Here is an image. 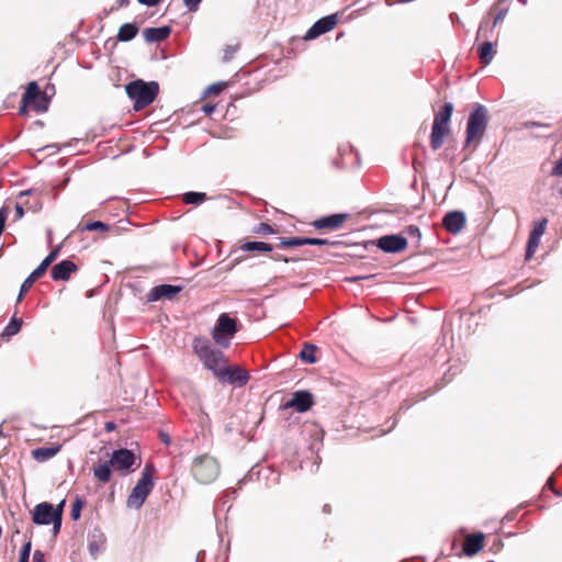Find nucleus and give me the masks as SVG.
I'll return each instance as SVG.
<instances>
[{
    "label": "nucleus",
    "mask_w": 562,
    "mask_h": 562,
    "mask_svg": "<svg viewBox=\"0 0 562 562\" xmlns=\"http://www.w3.org/2000/svg\"><path fill=\"white\" fill-rule=\"evenodd\" d=\"M33 522L36 525L53 524V532L55 533V516L54 506L50 503H40L33 510Z\"/></svg>",
    "instance_id": "f8f14e48"
},
{
    "label": "nucleus",
    "mask_w": 562,
    "mask_h": 562,
    "mask_svg": "<svg viewBox=\"0 0 562 562\" xmlns=\"http://www.w3.org/2000/svg\"><path fill=\"white\" fill-rule=\"evenodd\" d=\"M540 239V237L529 235L526 249V260H529L533 256L539 246Z\"/></svg>",
    "instance_id": "2f4dec72"
},
{
    "label": "nucleus",
    "mask_w": 562,
    "mask_h": 562,
    "mask_svg": "<svg viewBox=\"0 0 562 562\" xmlns=\"http://www.w3.org/2000/svg\"><path fill=\"white\" fill-rule=\"evenodd\" d=\"M83 506H85V501L80 497H77L71 505V512H70V516L74 520L79 519L81 509Z\"/></svg>",
    "instance_id": "c9c22d12"
},
{
    "label": "nucleus",
    "mask_w": 562,
    "mask_h": 562,
    "mask_svg": "<svg viewBox=\"0 0 562 562\" xmlns=\"http://www.w3.org/2000/svg\"><path fill=\"white\" fill-rule=\"evenodd\" d=\"M9 207L3 206L0 209V235L3 233L5 221L8 218Z\"/></svg>",
    "instance_id": "79ce46f5"
},
{
    "label": "nucleus",
    "mask_w": 562,
    "mask_h": 562,
    "mask_svg": "<svg viewBox=\"0 0 562 562\" xmlns=\"http://www.w3.org/2000/svg\"><path fill=\"white\" fill-rule=\"evenodd\" d=\"M22 323V318L12 317L10 323L3 329L1 338H10L16 335L21 330Z\"/></svg>",
    "instance_id": "bb28decb"
},
{
    "label": "nucleus",
    "mask_w": 562,
    "mask_h": 562,
    "mask_svg": "<svg viewBox=\"0 0 562 562\" xmlns=\"http://www.w3.org/2000/svg\"><path fill=\"white\" fill-rule=\"evenodd\" d=\"M217 379L226 381L231 384L245 385L249 380L247 371L239 368H226L217 372Z\"/></svg>",
    "instance_id": "4468645a"
},
{
    "label": "nucleus",
    "mask_w": 562,
    "mask_h": 562,
    "mask_svg": "<svg viewBox=\"0 0 562 562\" xmlns=\"http://www.w3.org/2000/svg\"><path fill=\"white\" fill-rule=\"evenodd\" d=\"M193 350L204 367L217 378V372L224 369L223 364L226 362L224 353L213 348L206 339L201 337L193 340Z\"/></svg>",
    "instance_id": "7ed1b4c3"
},
{
    "label": "nucleus",
    "mask_w": 562,
    "mask_h": 562,
    "mask_svg": "<svg viewBox=\"0 0 562 562\" xmlns=\"http://www.w3.org/2000/svg\"><path fill=\"white\" fill-rule=\"evenodd\" d=\"M482 29H483V24H481V26L479 29V33H477L479 36L481 35Z\"/></svg>",
    "instance_id": "680f3d73"
},
{
    "label": "nucleus",
    "mask_w": 562,
    "mask_h": 562,
    "mask_svg": "<svg viewBox=\"0 0 562 562\" xmlns=\"http://www.w3.org/2000/svg\"><path fill=\"white\" fill-rule=\"evenodd\" d=\"M346 214H333L329 216L321 217L313 222V226L317 229H336L346 221Z\"/></svg>",
    "instance_id": "a211bd4d"
},
{
    "label": "nucleus",
    "mask_w": 562,
    "mask_h": 562,
    "mask_svg": "<svg viewBox=\"0 0 562 562\" xmlns=\"http://www.w3.org/2000/svg\"><path fill=\"white\" fill-rule=\"evenodd\" d=\"M77 266L70 260H63L52 268L50 274L54 281H67Z\"/></svg>",
    "instance_id": "f3484780"
},
{
    "label": "nucleus",
    "mask_w": 562,
    "mask_h": 562,
    "mask_svg": "<svg viewBox=\"0 0 562 562\" xmlns=\"http://www.w3.org/2000/svg\"><path fill=\"white\" fill-rule=\"evenodd\" d=\"M254 233L258 235H270L274 233V229L267 223H260L254 228Z\"/></svg>",
    "instance_id": "e433bc0d"
},
{
    "label": "nucleus",
    "mask_w": 562,
    "mask_h": 562,
    "mask_svg": "<svg viewBox=\"0 0 562 562\" xmlns=\"http://www.w3.org/2000/svg\"><path fill=\"white\" fill-rule=\"evenodd\" d=\"M136 461V457L132 450L117 449L111 453L110 463L115 471L130 472Z\"/></svg>",
    "instance_id": "1a4fd4ad"
},
{
    "label": "nucleus",
    "mask_w": 562,
    "mask_h": 562,
    "mask_svg": "<svg viewBox=\"0 0 562 562\" xmlns=\"http://www.w3.org/2000/svg\"><path fill=\"white\" fill-rule=\"evenodd\" d=\"M24 215V209H23V205H21L20 203H16L15 204V221H19L23 217Z\"/></svg>",
    "instance_id": "49530a36"
},
{
    "label": "nucleus",
    "mask_w": 562,
    "mask_h": 562,
    "mask_svg": "<svg viewBox=\"0 0 562 562\" xmlns=\"http://www.w3.org/2000/svg\"><path fill=\"white\" fill-rule=\"evenodd\" d=\"M484 542L483 533L470 535L465 538L463 543V552L468 557L476 554L482 548Z\"/></svg>",
    "instance_id": "6ab92c4d"
},
{
    "label": "nucleus",
    "mask_w": 562,
    "mask_h": 562,
    "mask_svg": "<svg viewBox=\"0 0 562 562\" xmlns=\"http://www.w3.org/2000/svg\"><path fill=\"white\" fill-rule=\"evenodd\" d=\"M477 54H479L480 60L483 65L486 66V65L491 64V61L493 60L494 55H495L493 43L486 41L483 44H481L477 48Z\"/></svg>",
    "instance_id": "b1692460"
},
{
    "label": "nucleus",
    "mask_w": 562,
    "mask_h": 562,
    "mask_svg": "<svg viewBox=\"0 0 562 562\" xmlns=\"http://www.w3.org/2000/svg\"><path fill=\"white\" fill-rule=\"evenodd\" d=\"M408 231H409V233H411V234H417V235H419V229H418V227H416V226H409V227H408Z\"/></svg>",
    "instance_id": "6e6d98bb"
},
{
    "label": "nucleus",
    "mask_w": 562,
    "mask_h": 562,
    "mask_svg": "<svg viewBox=\"0 0 562 562\" xmlns=\"http://www.w3.org/2000/svg\"><path fill=\"white\" fill-rule=\"evenodd\" d=\"M465 225V215L461 211L448 212L442 218V226L451 234H458Z\"/></svg>",
    "instance_id": "dca6fc26"
},
{
    "label": "nucleus",
    "mask_w": 562,
    "mask_h": 562,
    "mask_svg": "<svg viewBox=\"0 0 562 562\" xmlns=\"http://www.w3.org/2000/svg\"><path fill=\"white\" fill-rule=\"evenodd\" d=\"M547 224H548V220L547 218H542V220L536 222L533 224L532 229H531L529 235H532V236L541 238V236L546 232Z\"/></svg>",
    "instance_id": "72a5a7b5"
},
{
    "label": "nucleus",
    "mask_w": 562,
    "mask_h": 562,
    "mask_svg": "<svg viewBox=\"0 0 562 562\" xmlns=\"http://www.w3.org/2000/svg\"><path fill=\"white\" fill-rule=\"evenodd\" d=\"M337 23V14H330L316 21L305 33L304 40L311 41L331 31Z\"/></svg>",
    "instance_id": "9d476101"
},
{
    "label": "nucleus",
    "mask_w": 562,
    "mask_h": 562,
    "mask_svg": "<svg viewBox=\"0 0 562 562\" xmlns=\"http://www.w3.org/2000/svg\"><path fill=\"white\" fill-rule=\"evenodd\" d=\"M315 350H316V347L314 345L305 344L303 349L300 352L301 360L306 363H315L316 362Z\"/></svg>",
    "instance_id": "c756f323"
},
{
    "label": "nucleus",
    "mask_w": 562,
    "mask_h": 562,
    "mask_svg": "<svg viewBox=\"0 0 562 562\" xmlns=\"http://www.w3.org/2000/svg\"><path fill=\"white\" fill-rule=\"evenodd\" d=\"M156 469L154 464L147 463L142 472L140 479L137 481L136 485L131 491L126 506L133 509H139L145 503L148 495L151 493L155 482H154V473Z\"/></svg>",
    "instance_id": "f03ea898"
},
{
    "label": "nucleus",
    "mask_w": 562,
    "mask_h": 562,
    "mask_svg": "<svg viewBox=\"0 0 562 562\" xmlns=\"http://www.w3.org/2000/svg\"><path fill=\"white\" fill-rule=\"evenodd\" d=\"M368 277H357V278H353L352 280H362V279H367Z\"/></svg>",
    "instance_id": "052dcab7"
},
{
    "label": "nucleus",
    "mask_w": 562,
    "mask_h": 562,
    "mask_svg": "<svg viewBox=\"0 0 562 562\" xmlns=\"http://www.w3.org/2000/svg\"><path fill=\"white\" fill-rule=\"evenodd\" d=\"M42 92L40 91V88L35 81H32L27 85V88L22 97V106L20 108V113L26 112V106L32 102V100H35Z\"/></svg>",
    "instance_id": "4be33fe9"
},
{
    "label": "nucleus",
    "mask_w": 562,
    "mask_h": 562,
    "mask_svg": "<svg viewBox=\"0 0 562 562\" xmlns=\"http://www.w3.org/2000/svg\"><path fill=\"white\" fill-rule=\"evenodd\" d=\"M192 473L200 483L207 484L217 477L220 468L213 457L204 454L194 459Z\"/></svg>",
    "instance_id": "423d86ee"
},
{
    "label": "nucleus",
    "mask_w": 562,
    "mask_h": 562,
    "mask_svg": "<svg viewBox=\"0 0 562 562\" xmlns=\"http://www.w3.org/2000/svg\"><path fill=\"white\" fill-rule=\"evenodd\" d=\"M234 54V49H227L224 55L225 60H229L232 58V55Z\"/></svg>",
    "instance_id": "864d4df0"
},
{
    "label": "nucleus",
    "mask_w": 562,
    "mask_h": 562,
    "mask_svg": "<svg viewBox=\"0 0 562 562\" xmlns=\"http://www.w3.org/2000/svg\"><path fill=\"white\" fill-rule=\"evenodd\" d=\"M142 4H145V5H148V7H154L156 4H158V2L160 0H138Z\"/></svg>",
    "instance_id": "8fccbe9b"
},
{
    "label": "nucleus",
    "mask_w": 562,
    "mask_h": 562,
    "mask_svg": "<svg viewBox=\"0 0 562 562\" xmlns=\"http://www.w3.org/2000/svg\"><path fill=\"white\" fill-rule=\"evenodd\" d=\"M81 231H89V232L101 231V232H106V231H109V225L103 223V222H100V221H94V222L87 223L81 228Z\"/></svg>",
    "instance_id": "f704fd0d"
},
{
    "label": "nucleus",
    "mask_w": 562,
    "mask_h": 562,
    "mask_svg": "<svg viewBox=\"0 0 562 562\" xmlns=\"http://www.w3.org/2000/svg\"><path fill=\"white\" fill-rule=\"evenodd\" d=\"M169 26L148 27L144 30V38L148 43L161 42L170 35Z\"/></svg>",
    "instance_id": "412c9836"
},
{
    "label": "nucleus",
    "mask_w": 562,
    "mask_h": 562,
    "mask_svg": "<svg viewBox=\"0 0 562 562\" xmlns=\"http://www.w3.org/2000/svg\"><path fill=\"white\" fill-rule=\"evenodd\" d=\"M114 428H115L114 423L109 422V423H106V424H105V430L111 431V430H113Z\"/></svg>",
    "instance_id": "5fc2aeb1"
},
{
    "label": "nucleus",
    "mask_w": 562,
    "mask_h": 562,
    "mask_svg": "<svg viewBox=\"0 0 562 562\" xmlns=\"http://www.w3.org/2000/svg\"><path fill=\"white\" fill-rule=\"evenodd\" d=\"M111 468L112 464L110 463V460L101 462L93 468V476L101 483H108L111 480L112 475Z\"/></svg>",
    "instance_id": "5701e85b"
},
{
    "label": "nucleus",
    "mask_w": 562,
    "mask_h": 562,
    "mask_svg": "<svg viewBox=\"0 0 562 562\" xmlns=\"http://www.w3.org/2000/svg\"><path fill=\"white\" fill-rule=\"evenodd\" d=\"M526 126H527V127H535V126H539V127H548V125H546V124H540V123H537V122H527V123H526Z\"/></svg>",
    "instance_id": "603ef678"
},
{
    "label": "nucleus",
    "mask_w": 562,
    "mask_h": 562,
    "mask_svg": "<svg viewBox=\"0 0 562 562\" xmlns=\"http://www.w3.org/2000/svg\"><path fill=\"white\" fill-rule=\"evenodd\" d=\"M281 245L283 247H299L304 245V238L294 237V238H285L281 240Z\"/></svg>",
    "instance_id": "4c0bfd02"
},
{
    "label": "nucleus",
    "mask_w": 562,
    "mask_h": 562,
    "mask_svg": "<svg viewBox=\"0 0 562 562\" xmlns=\"http://www.w3.org/2000/svg\"><path fill=\"white\" fill-rule=\"evenodd\" d=\"M552 484H553V480L550 477V479L547 481L546 485L553 490Z\"/></svg>",
    "instance_id": "4d7b16f0"
},
{
    "label": "nucleus",
    "mask_w": 562,
    "mask_h": 562,
    "mask_svg": "<svg viewBox=\"0 0 562 562\" xmlns=\"http://www.w3.org/2000/svg\"><path fill=\"white\" fill-rule=\"evenodd\" d=\"M64 506H65V501H61L56 507H54L55 535H57L59 532L60 527H61Z\"/></svg>",
    "instance_id": "473e14b6"
},
{
    "label": "nucleus",
    "mask_w": 562,
    "mask_h": 562,
    "mask_svg": "<svg viewBox=\"0 0 562 562\" xmlns=\"http://www.w3.org/2000/svg\"><path fill=\"white\" fill-rule=\"evenodd\" d=\"M30 193H31V190H26V191H22V192L20 193V195H21V196H23V195H29Z\"/></svg>",
    "instance_id": "13d9d810"
},
{
    "label": "nucleus",
    "mask_w": 562,
    "mask_h": 562,
    "mask_svg": "<svg viewBox=\"0 0 562 562\" xmlns=\"http://www.w3.org/2000/svg\"><path fill=\"white\" fill-rule=\"evenodd\" d=\"M31 541H27L23 544L21 551H20V558L19 562H29L30 554H31Z\"/></svg>",
    "instance_id": "58836bf2"
},
{
    "label": "nucleus",
    "mask_w": 562,
    "mask_h": 562,
    "mask_svg": "<svg viewBox=\"0 0 562 562\" xmlns=\"http://www.w3.org/2000/svg\"><path fill=\"white\" fill-rule=\"evenodd\" d=\"M105 548V537L99 531L89 535L88 549L93 558H97Z\"/></svg>",
    "instance_id": "aec40b11"
},
{
    "label": "nucleus",
    "mask_w": 562,
    "mask_h": 562,
    "mask_svg": "<svg viewBox=\"0 0 562 562\" xmlns=\"http://www.w3.org/2000/svg\"><path fill=\"white\" fill-rule=\"evenodd\" d=\"M202 0H183L186 7L190 12H195Z\"/></svg>",
    "instance_id": "37998d69"
},
{
    "label": "nucleus",
    "mask_w": 562,
    "mask_h": 562,
    "mask_svg": "<svg viewBox=\"0 0 562 562\" xmlns=\"http://www.w3.org/2000/svg\"><path fill=\"white\" fill-rule=\"evenodd\" d=\"M126 2H127V0H121V5L126 3Z\"/></svg>",
    "instance_id": "e2e57ef3"
},
{
    "label": "nucleus",
    "mask_w": 562,
    "mask_h": 562,
    "mask_svg": "<svg viewBox=\"0 0 562 562\" xmlns=\"http://www.w3.org/2000/svg\"><path fill=\"white\" fill-rule=\"evenodd\" d=\"M59 249L60 247L57 246L54 250H52L40 263V266L24 280L18 295V302H20L23 299V296L27 293L32 284L46 272L47 268L58 256Z\"/></svg>",
    "instance_id": "6e6552de"
},
{
    "label": "nucleus",
    "mask_w": 562,
    "mask_h": 562,
    "mask_svg": "<svg viewBox=\"0 0 562 562\" xmlns=\"http://www.w3.org/2000/svg\"><path fill=\"white\" fill-rule=\"evenodd\" d=\"M202 110H203V112L205 114H211L215 110V105H213V104H205V105H203Z\"/></svg>",
    "instance_id": "3c124183"
},
{
    "label": "nucleus",
    "mask_w": 562,
    "mask_h": 562,
    "mask_svg": "<svg viewBox=\"0 0 562 562\" xmlns=\"http://www.w3.org/2000/svg\"><path fill=\"white\" fill-rule=\"evenodd\" d=\"M225 82H216L206 88L205 93L206 94H218L221 93L225 88Z\"/></svg>",
    "instance_id": "ea45409f"
},
{
    "label": "nucleus",
    "mask_w": 562,
    "mask_h": 562,
    "mask_svg": "<svg viewBox=\"0 0 562 562\" xmlns=\"http://www.w3.org/2000/svg\"><path fill=\"white\" fill-rule=\"evenodd\" d=\"M487 125V110L482 104H475L473 111L470 113L467 124V139L465 143L470 144L475 139L483 136Z\"/></svg>",
    "instance_id": "39448f33"
},
{
    "label": "nucleus",
    "mask_w": 562,
    "mask_h": 562,
    "mask_svg": "<svg viewBox=\"0 0 562 562\" xmlns=\"http://www.w3.org/2000/svg\"><path fill=\"white\" fill-rule=\"evenodd\" d=\"M182 290L179 285L161 284L154 286L147 294V301L156 302L161 299L171 300Z\"/></svg>",
    "instance_id": "2eb2a0df"
},
{
    "label": "nucleus",
    "mask_w": 562,
    "mask_h": 562,
    "mask_svg": "<svg viewBox=\"0 0 562 562\" xmlns=\"http://www.w3.org/2000/svg\"><path fill=\"white\" fill-rule=\"evenodd\" d=\"M182 199H183L184 203H187V204H201L202 202H204L207 199V196L203 192L190 191V192L184 193L182 195Z\"/></svg>",
    "instance_id": "7c9ffc66"
},
{
    "label": "nucleus",
    "mask_w": 562,
    "mask_h": 562,
    "mask_svg": "<svg viewBox=\"0 0 562 562\" xmlns=\"http://www.w3.org/2000/svg\"><path fill=\"white\" fill-rule=\"evenodd\" d=\"M59 447H42L32 451L33 458L38 462H45L57 454Z\"/></svg>",
    "instance_id": "393cba45"
},
{
    "label": "nucleus",
    "mask_w": 562,
    "mask_h": 562,
    "mask_svg": "<svg viewBox=\"0 0 562 562\" xmlns=\"http://www.w3.org/2000/svg\"><path fill=\"white\" fill-rule=\"evenodd\" d=\"M138 33V27L133 23L123 24L117 32V40L120 42H128L133 40Z\"/></svg>",
    "instance_id": "a878e982"
},
{
    "label": "nucleus",
    "mask_w": 562,
    "mask_h": 562,
    "mask_svg": "<svg viewBox=\"0 0 562 562\" xmlns=\"http://www.w3.org/2000/svg\"><path fill=\"white\" fill-rule=\"evenodd\" d=\"M160 440L166 445L169 446L171 443V438L166 432H160Z\"/></svg>",
    "instance_id": "09e8293b"
},
{
    "label": "nucleus",
    "mask_w": 562,
    "mask_h": 562,
    "mask_svg": "<svg viewBox=\"0 0 562 562\" xmlns=\"http://www.w3.org/2000/svg\"><path fill=\"white\" fill-rule=\"evenodd\" d=\"M41 207H42V205H41L40 203H36V205H35L34 207H32V209H33V211H37V210H40Z\"/></svg>",
    "instance_id": "bf43d9fd"
},
{
    "label": "nucleus",
    "mask_w": 562,
    "mask_h": 562,
    "mask_svg": "<svg viewBox=\"0 0 562 562\" xmlns=\"http://www.w3.org/2000/svg\"><path fill=\"white\" fill-rule=\"evenodd\" d=\"M127 97L134 102V110L139 111L151 104L159 92V85L156 81H144L137 79L125 86Z\"/></svg>",
    "instance_id": "f257e3e1"
},
{
    "label": "nucleus",
    "mask_w": 562,
    "mask_h": 562,
    "mask_svg": "<svg viewBox=\"0 0 562 562\" xmlns=\"http://www.w3.org/2000/svg\"><path fill=\"white\" fill-rule=\"evenodd\" d=\"M507 14V9H502L497 12L496 16L494 18L492 27L496 26L499 22L504 20V18Z\"/></svg>",
    "instance_id": "c03bdc74"
},
{
    "label": "nucleus",
    "mask_w": 562,
    "mask_h": 562,
    "mask_svg": "<svg viewBox=\"0 0 562 562\" xmlns=\"http://www.w3.org/2000/svg\"><path fill=\"white\" fill-rule=\"evenodd\" d=\"M236 319L232 318L226 313H222L212 330V338L218 346L228 348L231 345V338L236 334Z\"/></svg>",
    "instance_id": "0eeeda50"
},
{
    "label": "nucleus",
    "mask_w": 562,
    "mask_h": 562,
    "mask_svg": "<svg viewBox=\"0 0 562 562\" xmlns=\"http://www.w3.org/2000/svg\"><path fill=\"white\" fill-rule=\"evenodd\" d=\"M331 243L328 239L323 238H304V245H312V246H327Z\"/></svg>",
    "instance_id": "a19ab883"
},
{
    "label": "nucleus",
    "mask_w": 562,
    "mask_h": 562,
    "mask_svg": "<svg viewBox=\"0 0 562 562\" xmlns=\"http://www.w3.org/2000/svg\"><path fill=\"white\" fill-rule=\"evenodd\" d=\"M313 405V396L308 391H296L293 393L291 400H289L284 407L295 408L300 413L308 411Z\"/></svg>",
    "instance_id": "ddd939ff"
},
{
    "label": "nucleus",
    "mask_w": 562,
    "mask_h": 562,
    "mask_svg": "<svg viewBox=\"0 0 562 562\" xmlns=\"http://www.w3.org/2000/svg\"><path fill=\"white\" fill-rule=\"evenodd\" d=\"M33 562H45L44 553L40 550H35L33 554Z\"/></svg>",
    "instance_id": "de8ad7c7"
},
{
    "label": "nucleus",
    "mask_w": 562,
    "mask_h": 562,
    "mask_svg": "<svg viewBox=\"0 0 562 562\" xmlns=\"http://www.w3.org/2000/svg\"><path fill=\"white\" fill-rule=\"evenodd\" d=\"M49 99L45 92L41 93L35 100H32L27 106H31L35 112L43 113L48 110Z\"/></svg>",
    "instance_id": "cd10ccee"
},
{
    "label": "nucleus",
    "mask_w": 562,
    "mask_h": 562,
    "mask_svg": "<svg viewBox=\"0 0 562 562\" xmlns=\"http://www.w3.org/2000/svg\"><path fill=\"white\" fill-rule=\"evenodd\" d=\"M376 246L384 252L395 254L407 247V239L396 234L385 235L376 240Z\"/></svg>",
    "instance_id": "9b49d317"
},
{
    "label": "nucleus",
    "mask_w": 562,
    "mask_h": 562,
    "mask_svg": "<svg viewBox=\"0 0 562 562\" xmlns=\"http://www.w3.org/2000/svg\"><path fill=\"white\" fill-rule=\"evenodd\" d=\"M551 173L557 177H562V158L557 161Z\"/></svg>",
    "instance_id": "a18cd8bd"
},
{
    "label": "nucleus",
    "mask_w": 562,
    "mask_h": 562,
    "mask_svg": "<svg viewBox=\"0 0 562 562\" xmlns=\"http://www.w3.org/2000/svg\"><path fill=\"white\" fill-rule=\"evenodd\" d=\"M241 249L245 251L269 252L272 250V246L263 241H247L243 244Z\"/></svg>",
    "instance_id": "c85d7f7f"
},
{
    "label": "nucleus",
    "mask_w": 562,
    "mask_h": 562,
    "mask_svg": "<svg viewBox=\"0 0 562 562\" xmlns=\"http://www.w3.org/2000/svg\"><path fill=\"white\" fill-rule=\"evenodd\" d=\"M452 112L453 104L446 102L442 109L435 115L430 134V146L434 150L439 149L443 145L445 137L449 133V122Z\"/></svg>",
    "instance_id": "20e7f679"
}]
</instances>
